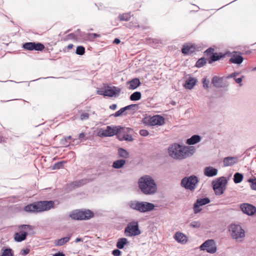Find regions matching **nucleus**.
Listing matches in <instances>:
<instances>
[{"mask_svg": "<svg viewBox=\"0 0 256 256\" xmlns=\"http://www.w3.org/2000/svg\"><path fill=\"white\" fill-rule=\"evenodd\" d=\"M196 152L194 146H182L174 144L168 148L169 156L174 160H182L192 156Z\"/></svg>", "mask_w": 256, "mask_h": 256, "instance_id": "obj_1", "label": "nucleus"}, {"mask_svg": "<svg viewBox=\"0 0 256 256\" xmlns=\"http://www.w3.org/2000/svg\"><path fill=\"white\" fill-rule=\"evenodd\" d=\"M138 186L142 192L146 195H152L158 189L154 180L149 175L140 177L138 180Z\"/></svg>", "mask_w": 256, "mask_h": 256, "instance_id": "obj_2", "label": "nucleus"}, {"mask_svg": "<svg viewBox=\"0 0 256 256\" xmlns=\"http://www.w3.org/2000/svg\"><path fill=\"white\" fill-rule=\"evenodd\" d=\"M54 202L52 200L39 201L26 206L24 210L28 212L38 213L54 208Z\"/></svg>", "mask_w": 256, "mask_h": 256, "instance_id": "obj_3", "label": "nucleus"}, {"mask_svg": "<svg viewBox=\"0 0 256 256\" xmlns=\"http://www.w3.org/2000/svg\"><path fill=\"white\" fill-rule=\"evenodd\" d=\"M130 208L142 213H144L153 210L155 206L154 204L146 202L131 200L128 203Z\"/></svg>", "mask_w": 256, "mask_h": 256, "instance_id": "obj_4", "label": "nucleus"}, {"mask_svg": "<svg viewBox=\"0 0 256 256\" xmlns=\"http://www.w3.org/2000/svg\"><path fill=\"white\" fill-rule=\"evenodd\" d=\"M229 232L233 240L236 242H242L245 238V231L240 224H231L229 227Z\"/></svg>", "mask_w": 256, "mask_h": 256, "instance_id": "obj_5", "label": "nucleus"}, {"mask_svg": "<svg viewBox=\"0 0 256 256\" xmlns=\"http://www.w3.org/2000/svg\"><path fill=\"white\" fill-rule=\"evenodd\" d=\"M199 180L198 178L195 175L185 176L180 182V186L186 190L193 192L196 189Z\"/></svg>", "mask_w": 256, "mask_h": 256, "instance_id": "obj_6", "label": "nucleus"}, {"mask_svg": "<svg viewBox=\"0 0 256 256\" xmlns=\"http://www.w3.org/2000/svg\"><path fill=\"white\" fill-rule=\"evenodd\" d=\"M227 183L228 180L224 176H221L212 182L213 189L216 196H220L224 193Z\"/></svg>", "mask_w": 256, "mask_h": 256, "instance_id": "obj_7", "label": "nucleus"}, {"mask_svg": "<svg viewBox=\"0 0 256 256\" xmlns=\"http://www.w3.org/2000/svg\"><path fill=\"white\" fill-rule=\"evenodd\" d=\"M140 234L138 221L133 220L129 222L124 229V234L127 236H137Z\"/></svg>", "mask_w": 256, "mask_h": 256, "instance_id": "obj_8", "label": "nucleus"}, {"mask_svg": "<svg viewBox=\"0 0 256 256\" xmlns=\"http://www.w3.org/2000/svg\"><path fill=\"white\" fill-rule=\"evenodd\" d=\"M144 124L150 126H162L165 123L164 118L160 115H155L152 116L145 117L142 119Z\"/></svg>", "mask_w": 256, "mask_h": 256, "instance_id": "obj_9", "label": "nucleus"}, {"mask_svg": "<svg viewBox=\"0 0 256 256\" xmlns=\"http://www.w3.org/2000/svg\"><path fill=\"white\" fill-rule=\"evenodd\" d=\"M200 248L202 250H206L210 254H214L217 250V246L214 240H206L200 246Z\"/></svg>", "mask_w": 256, "mask_h": 256, "instance_id": "obj_10", "label": "nucleus"}, {"mask_svg": "<svg viewBox=\"0 0 256 256\" xmlns=\"http://www.w3.org/2000/svg\"><path fill=\"white\" fill-rule=\"evenodd\" d=\"M132 130L130 128L122 126L120 133L118 134V138L120 141L132 142L134 138L131 134H128Z\"/></svg>", "mask_w": 256, "mask_h": 256, "instance_id": "obj_11", "label": "nucleus"}, {"mask_svg": "<svg viewBox=\"0 0 256 256\" xmlns=\"http://www.w3.org/2000/svg\"><path fill=\"white\" fill-rule=\"evenodd\" d=\"M121 126H107L106 128L102 131L101 135L103 136H112L116 135L120 133Z\"/></svg>", "mask_w": 256, "mask_h": 256, "instance_id": "obj_12", "label": "nucleus"}, {"mask_svg": "<svg viewBox=\"0 0 256 256\" xmlns=\"http://www.w3.org/2000/svg\"><path fill=\"white\" fill-rule=\"evenodd\" d=\"M22 48L28 50L42 51L44 48V46L40 42H27L22 44Z\"/></svg>", "mask_w": 256, "mask_h": 256, "instance_id": "obj_13", "label": "nucleus"}, {"mask_svg": "<svg viewBox=\"0 0 256 256\" xmlns=\"http://www.w3.org/2000/svg\"><path fill=\"white\" fill-rule=\"evenodd\" d=\"M240 208L244 214L248 216H252L256 212V208L249 204L244 203L241 204Z\"/></svg>", "mask_w": 256, "mask_h": 256, "instance_id": "obj_14", "label": "nucleus"}, {"mask_svg": "<svg viewBox=\"0 0 256 256\" xmlns=\"http://www.w3.org/2000/svg\"><path fill=\"white\" fill-rule=\"evenodd\" d=\"M210 200L208 198H198L194 204V210L195 214L200 212L202 209L200 208V206L206 205L210 202Z\"/></svg>", "mask_w": 256, "mask_h": 256, "instance_id": "obj_15", "label": "nucleus"}, {"mask_svg": "<svg viewBox=\"0 0 256 256\" xmlns=\"http://www.w3.org/2000/svg\"><path fill=\"white\" fill-rule=\"evenodd\" d=\"M108 89L105 90V96L108 97H112L114 96H116V95H118L120 94L121 89L119 88H117L116 86H112V88H110L109 86H108Z\"/></svg>", "mask_w": 256, "mask_h": 256, "instance_id": "obj_16", "label": "nucleus"}, {"mask_svg": "<svg viewBox=\"0 0 256 256\" xmlns=\"http://www.w3.org/2000/svg\"><path fill=\"white\" fill-rule=\"evenodd\" d=\"M78 32H80V34H77V32L71 33L69 34V36L74 39L81 38L84 40H90L89 36H87L88 34L84 32H82L80 29H78Z\"/></svg>", "mask_w": 256, "mask_h": 256, "instance_id": "obj_17", "label": "nucleus"}, {"mask_svg": "<svg viewBox=\"0 0 256 256\" xmlns=\"http://www.w3.org/2000/svg\"><path fill=\"white\" fill-rule=\"evenodd\" d=\"M238 53L239 52H234V54L230 59V62L232 64L240 65L242 62L244 58L242 56H241L240 54H238Z\"/></svg>", "mask_w": 256, "mask_h": 256, "instance_id": "obj_18", "label": "nucleus"}, {"mask_svg": "<svg viewBox=\"0 0 256 256\" xmlns=\"http://www.w3.org/2000/svg\"><path fill=\"white\" fill-rule=\"evenodd\" d=\"M226 54L222 52H214L210 56L208 60V63L212 64L216 61H218L225 57Z\"/></svg>", "mask_w": 256, "mask_h": 256, "instance_id": "obj_19", "label": "nucleus"}, {"mask_svg": "<svg viewBox=\"0 0 256 256\" xmlns=\"http://www.w3.org/2000/svg\"><path fill=\"white\" fill-rule=\"evenodd\" d=\"M140 84V79L138 78H134L131 80L126 82L128 88L129 90L136 89Z\"/></svg>", "mask_w": 256, "mask_h": 256, "instance_id": "obj_20", "label": "nucleus"}, {"mask_svg": "<svg viewBox=\"0 0 256 256\" xmlns=\"http://www.w3.org/2000/svg\"><path fill=\"white\" fill-rule=\"evenodd\" d=\"M218 170L212 166H209L204 169V174L208 177H212L217 175Z\"/></svg>", "mask_w": 256, "mask_h": 256, "instance_id": "obj_21", "label": "nucleus"}, {"mask_svg": "<svg viewBox=\"0 0 256 256\" xmlns=\"http://www.w3.org/2000/svg\"><path fill=\"white\" fill-rule=\"evenodd\" d=\"M28 234V232L23 231L22 232H16L14 236L15 241L17 242H21L24 240Z\"/></svg>", "mask_w": 256, "mask_h": 256, "instance_id": "obj_22", "label": "nucleus"}, {"mask_svg": "<svg viewBox=\"0 0 256 256\" xmlns=\"http://www.w3.org/2000/svg\"><path fill=\"white\" fill-rule=\"evenodd\" d=\"M238 162L236 157L228 156L225 158L223 160V163L224 166H232Z\"/></svg>", "mask_w": 256, "mask_h": 256, "instance_id": "obj_23", "label": "nucleus"}, {"mask_svg": "<svg viewBox=\"0 0 256 256\" xmlns=\"http://www.w3.org/2000/svg\"><path fill=\"white\" fill-rule=\"evenodd\" d=\"M94 213L88 209L82 210V220H88L94 217Z\"/></svg>", "mask_w": 256, "mask_h": 256, "instance_id": "obj_24", "label": "nucleus"}, {"mask_svg": "<svg viewBox=\"0 0 256 256\" xmlns=\"http://www.w3.org/2000/svg\"><path fill=\"white\" fill-rule=\"evenodd\" d=\"M197 80L194 78H190L186 81L184 86L188 90H192L196 85Z\"/></svg>", "mask_w": 256, "mask_h": 256, "instance_id": "obj_25", "label": "nucleus"}, {"mask_svg": "<svg viewBox=\"0 0 256 256\" xmlns=\"http://www.w3.org/2000/svg\"><path fill=\"white\" fill-rule=\"evenodd\" d=\"M174 238L178 242L182 244H185L187 242L186 236L182 232H176L174 236Z\"/></svg>", "mask_w": 256, "mask_h": 256, "instance_id": "obj_26", "label": "nucleus"}, {"mask_svg": "<svg viewBox=\"0 0 256 256\" xmlns=\"http://www.w3.org/2000/svg\"><path fill=\"white\" fill-rule=\"evenodd\" d=\"M195 46L193 44L184 45L182 48V53L186 55L190 53H193L195 50Z\"/></svg>", "mask_w": 256, "mask_h": 256, "instance_id": "obj_27", "label": "nucleus"}, {"mask_svg": "<svg viewBox=\"0 0 256 256\" xmlns=\"http://www.w3.org/2000/svg\"><path fill=\"white\" fill-rule=\"evenodd\" d=\"M200 136L198 134H194L186 140V144L188 145H194L200 142Z\"/></svg>", "mask_w": 256, "mask_h": 256, "instance_id": "obj_28", "label": "nucleus"}, {"mask_svg": "<svg viewBox=\"0 0 256 256\" xmlns=\"http://www.w3.org/2000/svg\"><path fill=\"white\" fill-rule=\"evenodd\" d=\"M223 77L214 76L212 80V83L216 88H221L222 86Z\"/></svg>", "mask_w": 256, "mask_h": 256, "instance_id": "obj_29", "label": "nucleus"}, {"mask_svg": "<svg viewBox=\"0 0 256 256\" xmlns=\"http://www.w3.org/2000/svg\"><path fill=\"white\" fill-rule=\"evenodd\" d=\"M70 217L74 220H82V210H76L72 212Z\"/></svg>", "mask_w": 256, "mask_h": 256, "instance_id": "obj_30", "label": "nucleus"}, {"mask_svg": "<svg viewBox=\"0 0 256 256\" xmlns=\"http://www.w3.org/2000/svg\"><path fill=\"white\" fill-rule=\"evenodd\" d=\"M126 160L124 159H120L113 162L112 166L116 169L122 168L126 164Z\"/></svg>", "mask_w": 256, "mask_h": 256, "instance_id": "obj_31", "label": "nucleus"}, {"mask_svg": "<svg viewBox=\"0 0 256 256\" xmlns=\"http://www.w3.org/2000/svg\"><path fill=\"white\" fill-rule=\"evenodd\" d=\"M128 242L127 238H120L118 240L116 246L118 249H122Z\"/></svg>", "mask_w": 256, "mask_h": 256, "instance_id": "obj_32", "label": "nucleus"}, {"mask_svg": "<svg viewBox=\"0 0 256 256\" xmlns=\"http://www.w3.org/2000/svg\"><path fill=\"white\" fill-rule=\"evenodd\" d=\"M72 236V235H68V236L66 237H64L62 238H61L60 239H58L55 242V244L56 246H62L67 243L70 240V238Z\"/></svg>", "mask_w": 256, "mask_h": 256, "instance_id": "obj_33", "label": "nucleus"}, {"mask_svg": "<svg viewBox=\"0 0 256 256\" xmlns=\"http://www.w3.org/2000/svg\"><path fill=\"white\" fill-rule=\"evenodd\" d=\"M118 154L119 157L123 158H129V152L123 148H119L118 149Z\"/></svg>", "mask_w": 256, "mask_h": 256, "instance_id": "obj_34", "label": "nucleus"}, {"mask_svg": "<svg viewBox=\"0 0 256 256\" xmlns=\"http://www.w3.org/2000/svg\"><path fill=\"white\" fill-rule=\"evenodd\" d=\"M19 230H24V232L32 233L33 232V226L30 224H21L18 226Z\"/></svg>", "mask_w": 256, "mask_h": 256, "instance_id": "obj_35", "label": "nucleus"}, {"mask_svg": "<svg viewBox=\"0 0 256 256\" xmlns=\"http://www.w3.org/2000/svg\"><path fill=\"white\" fill-rule=\"evenodd\" d=\"M142 98V94L140 92H133L130 97V99L132 101H137Z\"/></svg>", "mask_w": 256, "mask_h": 256, "instance_id": "obj_36", "label": "nucleus"}, {"mask_svg": "<svg viewBox=\"0 0 256 256\" xmlns=\"http://www.w3.org/2000/svg\"><path fill=\"white\" fill-rule=\"evenodd\" d=\"M244 178V176L240 172H236L234 174L233 180L234 183L238 184Z\"/></svg>", "mask_w": 256, "mask_h": 256, "instance_id": "obj_37", "label": "nucleus"}, {"mask_svg": "<svg viewBox=\"0 0 256 256\" xmlns=\"http://www.w3.org/2000/svg\"><path fill=\"white\" fill-rule=\"evenodd\" d=\"M66 163V162L62 160L55 163L52 166V170H58L64 167V164Z\"/></svg>", "mask_w": 256, "mask_h": 256, "instance_id": "obj_38", "label": "nucleus"}, {"mask_svg": "<svg viewBox=\"0 0 256 256\" xmlns=\"http://www.w3.org/2000/svg\"><path fill=\"white\" fill-rule=\"evenodd\" d=\"M71 136H68L62 138L60 141V144L63 146H68L70 144V140H71Z\"/></svg>", "mask_w": 256, "mask_h": 256, "instance_id": "obj_39", "label": "nucleus"}, {"mask_svg": "<svg viewBox=\"0 0 256 256\" xmlns=\"http://www.w3.org/2000/svg\"><path fill=\"white\" fill-rule=\"evenodd\" d=\"M131 17L130 13H125L120 14L118 18L120 21H128Z\"/></svg>", "mask_w": 256, "mask_h": 256, "instance_id": "obj_40", "label": "nucleus"}, {"mask_svg": "<svg viewBox=\"0 0 256 256\" xmlns=\"http://www.w3.org/2000/svg\"><path fill=\"white\" fill-rule=\"evenodd\" d=\"M206 63V59L205 58H199L196 62L195 66L200 68L205 65Z\"/></svg>", "mask_w": 256, "mask_h": 256, "instance_id": "obj_41", "label": "nucleus"}, {"mask_svg": "<svg viewBox=\"0 0 256 256\" xmlns=\"http://www.w3.org/2000/svg\"><path fill=\"white\" fill-rule=\"evenodd\" d=\"M126 112L128 110H132L134 112L138 109V104H132L124 107Z\"/></svg>", "mask_w": 256, "mask_h": 256, "instance_id": "obj_42", "label": "nucleus"}, {"mask_svg": "<svg viewBox=\"0 0 256 256\" xmlns=\"http://www.w3.org/2000/svg\"><path fill=\"white\" fill-rule=\"evenodd\" d=\"M13 250L10 248H6L4 250L1 256H13Z\"/></svg>", "mask_w": 256, "mask_h": 256, "instance_id": "obj_43", "label": "nucleus"}, {"mask_svg": "<svg viewBox=\"0 0 256 256\" xmlns=\"http://www.w3.org/2000/svg\"><path fill=\"white\" fill-rule=\"evenodd\" d=\"M82 182L81 180L74 181L69 185V188H75L77 187L80 186L82 185Z\"/></svg>", "mask_w": 256, "mask_h": 256, "instance_id": "obj_44", "label": "nucleus"}, {"mask_svg": "<svg viewBox=\"0 0 256 256\" xmlns=\"http://www.w3.org/2000/svg\"><path fill=\"white\" fill-rule=\"evenodd\" d=\"M76 53L78 55L82 56L85 53V48L82 46H77Z\"/></svg>", "mask_w": 256, "mask_h": 256, "instance_id": "obj_45", "label": "nucleus"}, {"mask_svg": "<svg viewBox=\"0 0 256 256\" xmlns=\"http://www.w3.org/2000/svg\"><path fill=\"white\" fill-rule=\"evenodd\" d=\"M122 114L126 115L127 114V112H126L124 108H121L120 110L116 112L113 115L115 117H118L121 116Z\"/></svg>", "mask_w": 256, "mask_h": 256, "instance_id": "obj_46", "label": "nucleus"}, {"mask_svg": "<svg viewBox=\"0 0 256 256\" xmlns=\"http://www.w3.org/2000/svg\"><path fill=\"white\" fill-rule=\"evenodd\" d=\"M190 226L192 228H198L201 226V222L200 221H192L190 224Z\"/></svg>", "mask_w": 256, "mask_h": 256, "instance_id": "obj_47", "label": "nucleus"}, {"mask_svg": "<svg viewBox=\"0 0 256 256\" xmlns=\"http://www.w3.org/2000/svg\"><path fill=\"white\" fill-rule=\"evenodd\" d=\"M248 182L250 184L251 188L253 190H256V178L248 179Z\"/></svg>", "mask_w": 256, "mask_h": 256, "instance_id": "obj_48", "label": "nucleus"}, {"mask_svg": "<svg viewBox=\"0 0 256 256\" xmlns=\"http://www.w3.org/2000/svg\"><path fill=\"white\" fill-rule=\"evenodd\" d=\"M90 114L88 113H82L80 116V119L82 120H88L89 118Z\"/></svg>", "mask_w": 256, "mask_h": 256, "instance_id": "obj_49", "label": "nucleus"}, {"mask_svg": "<svg viewBox=\"0 0 256 256\" xmlns=\"http://www.w3.org/2000/svg\"><path fill=\"white\" fill-rule=\"evenodd\" d=\"M202 83H203V86L205 88H208V86H209V84H210V81L208 80H206V78H202Z\"/></svg>", "mask_w": 256, "mask_h": 256, "instance_id": "obj_50", "label": "nucleus"}, {"mask_svg": "<svg viewBox=\"0 0 256 256\" xmlns=\"http://www.w3.org/2000/svg\"><path fill=\"white\" fill-rule=\"evenodd\" d=\"M87 36H89L90 40V39H94L96 38H99L100 36V34H95V33H92V34L88 33V34H87Z\"/></svg>", "mask_w": 256, "mask_h": 256, "instance_id": "obj_51", "label": "nucleus"}, {"mask_svg": "<svg viewBox=\"0 0 256 256\" xmlns=\"http://www.w3.org/2000/svg\"><path fill=\"white\" fill-rule=\"evenodd\" d=\"M122 252L120 250L118 249H114L112 251V254L114 256H120L121 255Z\"/></svg>", "mask_w": 256, "mask_h": 256, "instance_id": "obj_52", "label": "nucleus"}, {"mask_svg": "<svg viewBox=\"0 0 256 256\" xmlns=\"http://www.w3.org/2000/svg\"><path fill=\"white\" fill-rule=\"evenodd\" d=\"M140 134L143 136H146L148 135L149 132H148L146 130H141L140 131Z\"/></svg>", "mask_w": 256, "mask_h": 256, "instance_id": "obj_53", "label": "nucleus"}, {"mask_svg": "<svg viewBox=\"0 0 256 256\" xmlns=\"http://www.w3.org/2000/svg\"><path fill=\"white\" fill-rule=\"evenodd\" d=\"M244 76H242L240 78H234V80L237 84H239L241 86L242 85V82L244 78Z\"/></svg>", "mask_w": 256, "mask_h": 256, "instance_id": "obj_54", "label": "nucleus"}, {"mask_svg": "<svg viewBox=\"0 0 256 256\" xmlns=\"http://www.w3.org/2000/svg\"><path fill=\"white\" fill-rule=\"evenodd\" d=\"M239 72H234L233 73H232L231 74H229L226 78H235L236 76H238L239 74Z\"/></svg>", "mask_w": 256, "mask_h": 256, "instance_id": "obj_55", "label": "nucleus"}, {"mask_svg": "<svg viewBox=\"0 0 256 256\" xmlns=\"http://www.w3.org/2000/svg\"><path fill=\"white\" fill-rule=\"evenodd\" d=\"M29 252H30L29 249H28V248L23 249L22 250L21 254L22 255L25 256V255H26L27 254H28L29 253Z\"/></svg>", "mask_w": 256, "mask_h": 256, "instance_id": "obj_56", "label": "nucleus"}, {"mask_svg": "<svg viewBox=\"0 0 256 256\" xmlns=\"http://www.w3.org/2000/svg\"><path fill=\"white\" fill-rule=\"evenodd\" d=\"M97 94L99 95L104 96H105V94H106L105 92V90H97Z\"/></svg>", "mask_w": 256, "mask_h": 256, "instance_id": "obj_57", "label": "nucleus"}, {"mask_svg": "<svg viewBox=\"0 0 256 256\" xmlns=\"http://www.w3.org/2000/svg\"><path fill=\"white\" fill-rule=\"evenodd\" d=\"M214 51V49L212 48H208L206 51H205V52L207 54H212L214 53L213 52Z\"/></svg>", "mask_w": 256, "mask_h": 256, "instance_id": "obj_58", "label": "nucleus"}, {"mask_svg": "<svg viewBox=\"0 0 256 256\" xmlns=\"http://www.w3.org/2000/svg\"><path fill=\"white\" fill-rule=\"evenodd\" d=\"M53 256H66V255L62 252H58L57 253L54 254Z\"/></svg>", "mask_w": 256, "mask_h": 256, "instance_id": "obj_59", "label": "nucleus"}, {"mask_svg": "<svg viewBox=\"0 0 256 256\" xmlns=\"http://www.w3.org/2000/svg\"><path fill=\"white\" fill-rule=\"evenodd\" d=\"M117 108V105L116 104H112L110 106V108L111 110H115Z\"/></svg>", "mask_w": 256, "mask_h": 256, "instance_id": "obj_60", "label": "nucleus"}, {"mask_svg": "<svg viewBox=\"0 0 256 256\" xmlns=\"http://www.w3.org/2000/svg\"><path fill=\"white\" fill-rule=\"evenodd\" d=\"M120 42V40L118 38H116L113 42V43L115 44H119Z\"/></svg>", "mask_w": 256, "mask_h": 256, "instance_id": "obj_61", "label": "nucleus"}, {"mask_svg": "<svg viewBox=\"0 0 256 256\" xmlns=\"http://www.w3.org/2000/svg\"><path fill=\"white\" fill-rule=\"evenodd\" d=\"M80 242H83V239L80 238H77L75 240V242L76 243Z\"/></svg>", "mask_w": 256, "mask_h": 256, "instance_id": "obj_62", "label": "nucleus"}, {"mask_svg": "<svg viewBox=\"0 0 256 256\" xmlns=\"http://www.w3.org/2000/svg\"><path fill=\"white\" fill-rule=\"evenodd\" d=\"M85 136V134L83 132H81L80 134H79V138H82L84 137Z\"/></svg>", "mask_w": 256, "mask_h": 256, "instance_id": "obj_63", "label": "nucleus"}, {"mask_svg": "<svg viewBox=\"0 0 256 256\" xmlns=\"http://www.w3.org/2000/svg\"><path fill=\"white\" fill-rule=\"evenodd\" d=\"M74 46L72 44H69L68 46V50H70L71 48H73Z\"/></svg>", "mask_w": 256, "mask_h": 256, "instance_id": "obj_64", "label": "nucleus"}]
</instances>
